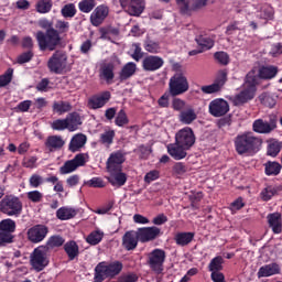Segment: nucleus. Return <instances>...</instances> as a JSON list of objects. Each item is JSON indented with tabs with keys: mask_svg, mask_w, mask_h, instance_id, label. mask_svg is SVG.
Returning a JSON list of instances; mask_svg holds the SVG:
<instances>
[{
	"mask_svg": "<svg viewBox=\"0 0 282 282\" xmlns=\"http://www.w3.org/2000/svg\"><path fill=\"white\" fill-rule=\"evenodd\" d=\"M257 85H259V77L254 70H250L245 78L239 94L232 97L235 107H241V105L250 102L257 94Z\"/></svg>",
	"mask_w": 282,
	"mask_h": 282,
	"instance_id": "1",
	"label": "nucleus"
},
{
	"mask_svg": "<svg viewBox=\"0 0 282 282\" xmlns=\"http://www.w3.org/2000/svg\"><path fill=\"white\" fill-rule=\"evenodd\" d=\"M262 144L263 140L259 137H254L252 132L238 134L235 139V148L239 155H246V153H258Z\"/></svg>",
	"mask_w": 282,
	"mask_h": 282,
	"instance_id": "2",
	"label": "nucleus"
},
{
	"mask_svg": "<svg viewBox=\"0 0 282 282\" xmlns=\"http://www.w3.org/2000/svg\"><path fill=\"white\" fill-rule=\"evenodd\" d=\"M35 39L42 52H45V50L54 52L61 45V35L55 29H48L46 33L39 31L35 34Z\"/></svg>",
	"mask_w": 282,
	"mask_h": 282,
	"instance_id": "3",
	"label": "nucleus"
},
{
	"mask_svg": "<svg viewBox=\"0 0 282 282\" xmlns=\"http://www.w3.org/2000/svg\"><path fill=\"white\" fill-rule=\"evenodd\" d=\"M0 212L8 217H19L23 213V203L20 197L9 195L0 202Z\"/></svg>",
	"mask_w": 282,
	"mask_h": 282,
	"instance_id": "4",
	"label": "nucleus"
},
{
	"mask_svg": "<svg viewBox=\"0 0 282 282\" xmlns=\"http://www.w3.org/2000/svg\"><path fill=\"white\" fill-rule=\"evenodd\" d=\"M170 94L172 96H182L189 89L188 79L183 73H176L170 78Z\"/></svg>",
	"mask_w": 282,
	"mask_h": 282,
	"instance_id": "5",
	"label": "nucleus"
},
{
	"mask_svg": "<svg viewBox=\"0 0 282 282\" xmlns=\"http://www.w3.org/2000/svg\"><path fill=\"white\" fill-rule=\"evenodd\" d=\"M164 261H166V252L162 249H154L148 254V265L155 274L164 272Z\"/></svg>",
	"mask_w": 282,
	"mask_h": 282,
	"instance_id": "6",
	"label": "nucleus"
},
{
	"mask_svg": "<svg viewBox=\"0 0 282 282\" xmlns=\"http://www.w3.org/2000/svg\"><path fill=\"white\" fill-rule=\"evenodd\" d=\"M47 67L53 74H63L67 67V54L63 51H56L48 59Z\"/></svg>",
	"mask_w": 282,
	"mask_h": 282,
	"instance_id": "7",
	"label": "nucleus"
},
{
	"mask_svg": "<svg viewBox=\"0 0 282 282\" xmlns=\"http://www.w3.org/2000/svg\"><path fill=\"white\" fill-rule=\"evenodd\" d=\"M48 263L50 260L47 259V250L43 247L34 249V251L31 253L32 268L35 269L36 272H41L47 268Z\"/></svg>",
	"mask_w": 282,
	"mask_h": 282,
	"instance_id": "8",
	"label": "nucleus"
},
{
	"mask_svg": "<svg viewBox=\"0 0 282 282\" xmlns=\"http://www.w3.org/2000/svg\"><path fill=\"white\" fill-rule=\"evenodd\" d=\"M175 142L191 151L195 144V132L191 127L182 128L175 134Z\"/></svg>",
	"mask_w": 282,
	"mask_h": 282,
	"instance_id": "9",
	"label": "nucleus"
},
{
	"mask_svg": "<svg viewBox=\"0 0 282 282\" xmlns=\"http://www.w3.org/2000/svg\"><path fill=\"white\" fill-rule=\"evenodd\" d=\"M88 158L89 156L85 153L76 154L73 160L66 161L59 167L61 175H69V173H74V171L79 169V166H85V164H87Z\"/></svg>",
	"mask_w": 282,
	"mask_h": 282,
	"instance_id": "10",
	"label": "nucleus"
},
{
	"mask_svg": "<svg viewBox=\"0 0 282 282\" xmlns=\"http://www.w3.org/2000/svg\"><path fill=\"white\" fill-rule=\"evenodd\" d=\"M127 162V153L122 150L110 153L106 162L107 171H122V164Z\"/></svg>",
	"mask_w": 282,
	"mask_h": 282,
	"instance_id": "11",
	"label": "nucleus"
},
{
	"mask_svg": "<svg viewBox=\"0 0 282 282\" xmlns=\"http://www.w3.org/2000/svg\"><path fill=\"white\" fill-rule=\"evenodd\" d=\"M138 239L140 243H149V241H155L160 235H162V229L156 226L152 227H141L137 230Z\"/></svg>",
	"mask_w": 282,
	"mask_h": 282,
	"instance_id": "12",
	"label": "nucleus"
},
{
	"mask_svg": "<svg viewBox=\"0 0 282 282\" xmlns=\"http://www.w3.org/2000/svg\"><path fill=\"white\" fill-rule=\"evenodd\" d=\"M176 6L182 14H188L191 10H202L208 6V0H176Z\"/></svg>",
	"mask_w": 282,
	"mask_h": 282,
	"instance_id": "13",
	"label": "nucleus"
},
{
	"mask_svg": "<svg viewBox=\"0 0 282 282\" xmlns=\"http://www.w3.org/2000/svg\"><path fill=\"white\" fill-rule=\"evenodd\" d=\"M252 129L256 133H272V131L276 129V117L271 116L269 121H265L263 119H257L252 123Z\"/></svg>",
	"mask_w": 282,
	"mask_h": 282,
	"instance_id": "14",
	"label": "nucleus"
},
{
	"mask_svg": "<svg viewBox=\"0 0 282 282\" xmlns=\"http://www.w3.org/2000/svg\"><path fill=\"white\" fill-rule=\"evenodd\" d=\"M226 80H228V74L221 70L216 80L210 85L200 87V91H203V94H217V91H221L226 85Z\"/></svg>",
	"mask_w": 282,
	"mask_h": 282,
	"instance_id": "15",
	"label": "nucleus"
},
{
	"mask_svg": "<svg viewBox=\"0 0 282 282\" xmlns=\"http://www.w3.org/2000/svg\"><path fill=\"white\" fill-rule=\"evenodd\" d=\"M121 8L130 14V17H140L144 12V3L142 0H120Z\"/></svg>",
	"mask_w": 282,
	"mask_h": 282,
	"instance_id": "16",
	"label": "nucleus"
},
{
	"mask_svg": "<svg viewBox=\"0 0 282 282\" xmlns=\"http://www.w3.org/2000/svg\"><path fill=\"white\" fill-rule=\"evenodd\" d=\"M228 111H230V106L225 99H214L209 102V113L214 116V118H221V116H226Z\"/></svg>",
	"mask_w": 282,
	"mask_h": 282,
	"instance_id": "17",
	"label": "nucleus"
},
{
	"mask_svg": "<svg viewBox=\"0 0 282 282\" xmlns=\"http://www.w3.org/2000/svg\"><path fill=\"white\" fill-rule=\"evenodd\" d=\"M48 229L44 225H35L28 230V239L31 243H41L47 237Z\"/></svg>",
	"mask_w": 282,
	"mask_h": 282,
	"instance_id": "18",
	"label": "nucleus"
},
{
	"mask_svg": "<svg viewBox=\"0 0 282 282\" xmlns=\"http://www.w3.org/2000/svg\"><path fill=\"white\" fill-rule=\"evenodd\" d=\"M164 65V59L160 56L149 55L142 61V67L144 72H158Z\"/></svg>",
	"mask_w": 282,
	"mask_h": 282,
	"instance_id": "19",
	"label": "nucleus"
},
{
	"mask_svg": "<svg viewBox=\"0 0 282 282\" xmlns=\"http://www.w3.org/2000/svg\"><path fill=\"white\" fill-rule=\"evenodd\" d=\"M109 176L107 177L109 184L116 188H120L127 184V173L121 170L107 171Z\"/></svg>",
	"mask_w": 282,
	"mask_h": 282,
	"instance_id": "20",
	"label": "nucleus"
},
{
	"mask_svg": "<svg viewBox=\"0 0 282 282\" xmlns=\"http://www.w3.org/2000/svg\"><path fill=\"white\" fill-rule=\"evenodd\" d=\"M111 99V93L104 91L88 99L89 109H102L108 100Z\"/></svg>",
	"mask_w": 282,
	"mask_h": 282,
	"instance_id": "21",
	"label": "nucleus"
},
{
	"mask_svg": "<svg viewBox=\"0 0 282 282\" xmlns=\"http://www.w3.org/2000/svg\"><path fill=\"white\" fill-rule=\"evenodd\" d=\"M109 15V8L105 6L97 7L94 12L90 14V22L91 25H95V28H98L107 19Z\"/></svg>",
	"mask_w": 282,
	"mask_h": 282,
	"instance_id": "22",
	"label": "nucleus"
},
{
	"mask_svg": "<svg viewBox=\"0 0 282 282\" xmlns=\"http://www.w3.org/2000/svg\"><path fill=\"white\" fill-rule=\"evenodd\" d=\"M276 274H281V265L275 262L262 265L257 273L258 279H265Z\"/></svg>",
	"mask_w": 282,
	"mask_h": 282,
	"instance_id": "23",
	"label": "nucleus"
},
{
	"mask_svg": "<svg viewBox=\"0 0 282 282\" xmlns=\"http://www.w3.org/2000/svg\"><path fill=\"white\" fill-rule=\"evenodd\" d=\"M138 241H140V238H138V231L135 230L127 231L122 237V246L128 251L135 250Z\"/></svg>",
	"mask_w": 282,
	"mask_h": 282,
	"instance_id": "24",
	"label": "nucleus"
},
{
	"mask_svg": "<svg viewBox=\"0 0 282 282\" xmlns=\"http://www.w3.org/2000/svg\"><path fill=\"white\" fill-rule=\"evenodd\" d=\"M186 151H189L188 148L177 144V141L167 144V153L173 158V160H184V158L188 155Z\"/></svg>",
	"mask_w": 282,
	"mask_h": 282,
	"instance_id": "25",
	"label": "nucleus"
},
{
	"mask_svg": "<svg viewBox=\"0 0 282 282\" xmlns=\"http://www.w3.org/2000/svg\"><path fill=\"white\" fill-rule=\"evenodd\" d=\"M251 72L256 73V76L258 77V85L259 80H270L276 76L279 73V69L275 66H263L257 72V69H251Z\"/></svg>",
	"mask_w": 282,
	"mask_h": 282,
	"instance_id": "26",
	"label": "nucleus"
},
{
	"mask_svg": "<svg viewBox=\"0 0 282 282\" xmlns=\"http://www.w3.org/2000/svg\"><path fill=\"white\" fill-rule=\"evenodd\" d=\"M197 120V111L195 108L188 106L178 115V121L182 124H193Z\"/></svg>",
	"mask_w": 282,
	"mask_h": 282,
	"instance_id": "27",
	"label": "nucleus"
},
{
	"mask_svg": "<svg viewBox=\"0 0 282 282\" xmlns=\"http://www.w3.org/2000/svg\"><path fill=\"white\" fill-rule=\"evenodd\" d=\"M85 144H87V135L77 133L70 139L68 149L72 153H76L77 151H80Z\"/></svg>",
	"mask_w": 282,
	"mask_h": 282,
	"instance_id": "28",
	"label": "nucleus"
},
{
	"mask_svg": "<svg viewBox=\"0 0 282 282\" xmlns=\"http://www.w3.org/2000/svg\"><path fill=\"white\" fill-rule=\"evenodd\" d=\"M66 127L68 131H77L80 124H83V118L78 112H70L66 116Z\"/></svg>",
	"mask_w": 282,
	"mask_h": 282,
	"instance_id": "29",
	"label": "nucleus"
},
{
	"mask_svg": "<svg viewBox=\"0 0 282 282\" xmlns=\"http://www.w3.org/2000/svg\"><path fill=\"white\" fill-rule=\"evenodd\" d=\"M45 147L48 151H59L62 147H65V140L61 135H51L46 139Z\"/></svg>",
	"mask_w": 282,
	"mask_h": 282,
	"instance_id": "30",
	"label": "nucleus"
},
{
	"mask_svg": "<svg viewBox=\"0 0 282 282\" xmlns=\"http://www.w3.org/2000/svg\"><path fill=\"white\" fill-rule=\"evenodd\" d=\"M268 224L270 228H272L275 235H280L282 232V223H281V215L279 213L269 214L267 216Z\"/></svg>",
	"mask_w": 282,
	"mask_h": 282,
	"instance_id": "31",
	"label": "nucleus"
},
{
	"mask_svg": "<svg viewBox=\"0 0 282 282\" xmlns=\"http://www.w3.org/2000/svg\"><path fill=\"white\" fill-rule=\"evenodd\" d=\"M259 100L264 107H269V109H274V107H276V100H279V96L274 93H262L259 96Z\"/></svg>",
	"mask_w": 282,
	"mask_h": 282,
	"instance_id": "32",
	"label": "nucleus"
},
{
	"mask_svg": "<svg viewBox=\"0 0 282 282\" xmlns=\"http://www.w3.org/2000/svg\"><path fill=\"white\" fill-rule=\"evenodd\" d=\"M109 271L107 269V262H99L95 268V282H104L105 279H109Z\"/></svg>",
	"mask_w": 282,
	"mask_h": 282,
	"instance_id": "33",
	"label": "nucleus"
},
{
	"mask_svg": "<svg viewBox=\"0 0 282 282\" xmlns=\"http://www.w3.org/2000/svg\"><path fill=\"white\" fill-rule=\"evenodd\" d=\"M75 215H77V212L72 207H61L56 212V217L57 219H61V221H67L68 219H74Z\"/></svg>",
	"mask_w": 282,
	"mask_h": 282,
	"instance_id": "34",
	"label": "nucleus"
},
{
	"mask_svg": "<svg viewBox=\"0 0 282 282\" xmlns=\"http://www.w3.org/2000/svg\"><path fill=\"white\" fill-rule=\"evenodd\" d=\"M72 110V104L68 101H54L53 102V111L54 113H57L58 116H63L65 113H68V111Z\"/></svg>",
	"mask_w": 282,
	"mask_h": 282,
	"instance_id": "35",
	"label": "nucleus"
},
{
	"mask_svg": "<svg viewBox=\"0 0 282 282\" xmlns=\"http://www.w3.org/2000/svg\"><path fill=\"white\" fill-rule=\"evenodd\" d=\"M194 238V232H178L175 236V242L177 243V246H188V243H191Z\"/></svg>",
	"mask_w": 282,
	"mask_h": 282,
	"instance_id": "36",
	"label": "nucleus"
},
{
	"mask_svg": "<svg viewBox=\"0 0 282 282\" xmlns=\"http://www.w3.org/2000/svg\"><path fill=\"white\" fill-rule=\"evenodd\" d=\"M281 142L276 140H271L268 142L267 155L270 158H276L281 153Z\"/></svg>",
	"mask_w": 282,
	"mask_h": 282,
	"instance_id": "37",
	"label": "nucleus"
},
{
	"mask_svg": "<svg viewBox=\"0 0 282 282\" xmlns=\"http://www.w3.org/2000/svg\"><path fill=\"white\" fill-rule=\"evenodd\" d=\"M102 237H105V232L101 230H95L87 236L86 241L89 246H98V243L102 241Z\"/></svg>",
	"mask_w": 282,
	"mask_h": 282,
	"instance_id": "38",
	"label": "nucleus"
},
{
	"mask_svg": "<svg viewBox=\"0 0 282 282\" xmlns=\"http://www.w3.org/2000/svg\"><path fill=\"white\" fill-rule=\"evenodd\" d=\"M17 230V223L14 220L7 218L0 221V232H9L12 235Z\"/></svg>",
	"mask_w": 282,
	"mask_h": 282,
	"instance_id": "39",
	"label": "nucleus"
},
{
	"mask_svg": "<svg viewBox=\"0 0 282 282\" xmlns=\"http://www.w3.org/2000/svg\"><path fill=\"white\" fill-rule=\"evenodd\" d=\"M138 67L135 66V63L133 62H129L128 64H126L120 73V78L122 80H127V78H131V76H133V74H135V69Z\"/></svg>",
	"mask_w": 282,
	"mask_h": 282,
	"instance_id": "40",
	"label": "nucleus"
},
{
	"mask_svg": "<svg viewBox=\"0 0 282 282\" xmlns=\"http://www.w3.org/2000/svg\"><path fill=\"white\" fill-rule=\"evenodd\" d=\"M64 250L66 254H68L70 261H74V259L78 257V245H76V242L74 241L66 242L64 246Z\"/></svg>",
	"mask_w": 282,
	"mask_h": 282,
	"instance_id": "41",
	"label": "nucleus"
},
{
	"mask_svg": "<svg viewBox=\"0 0 282 282\" xmlns=\"http://www.w3.org/2000/svg\"><path fill=\"white\" fill-rule=\"evenodd\" d=\"M52 6V0H40L35 6V10L40 14H47V12H51Z\"/></svg>",
	"mask_w": 282,
	"mask_h": 282,
	"instance_id": "42",
	"label": "nucleus"
},
{
	"mask_svg": "<svg viewBox=\"0 0 282 282\" xmlns=\"http://www.w3.org/2000/svg\"><path fill=\"white\" fill-rule=\"evenodd\" d=\"M106 267L108 270V275L110 278H113V276L120 274V272H122V264L120 263V261H115L112 263L106 262Z\"/></svg>",
	"mask_w": 282,
	"mask_h": 282,
	"instance_id": "43",
	"label": "nucleus"
},
{
	"mask_svg": "<svg viewBox=\"0 0 282 282\" xmlns=\"http://www.w3.org/2000/svg\"><path fill=\"white\" fill-rule=\"evenodd\" d=\"M209 272H219L224 270V258L221 256H218L214 259H212L209 265H208Z\"/></svg>",
	"mask_w": 282,
	"mask_h": 282,
	"instance_id": "44",
	"label": "nucleus"
},
{
	"mask_svg": "<svg viewBox=\"0 0 282 282\" xmlns=\"http://www.w3.org/2000/svg\"><path fill=\"white\" fill-rule=\"evenodd\" d=\"M264 166L265 175H279V173H281L282 166L279 164V162L269 161Z\"/></svg>",
	"mask_w": 282,
	"mask_h": 282,
	"instance_id": "45",
	"label": "nucleus"
},
{
	"mask_svg": "<svg viewBox=\"0 0 282 282\" xmlns=\"http://www.w3.org/2000/svg\"><path fill=\"white\" fill-rule=\"evenodd\" d=\"M78 8L80 12H84L85 14H89L94 8H96V0H82L78 3Z\"/></svg>",
	"mask_w": 282,
	"mask_h": 282,
	"instance_id": "46",
	"label": "nucleus"
},
{
	"mask_svg": "<svg viewBox=\"0 0 282 282\" xmlns=\"http://www.w3.org/2000/svg\"><path fill=\"white\" fill-rule=\"evenodd\" d=\"M61 13L64 19H74L76 17V6L68 3L62 8Z\"/></svg>",
	"mask_w": 282,
	"mask_h": 282,
	"instance_id": "47",
	"label": "nucleus"
},
{
	"mask_svg": "<svg viewBox=\"0 0 282 282\" xmlns=\"http://www.w3.org/2000/svg\"><path fill=\"white\" fill-rule=\"evenodd\" d=\"M100 76L108 83L109 80H113V65L111 64L104 65L100 69Z\"/></svg>",
	"mask_w": 282,
	"mask_h": 282,
	"instance_id": "48",
	"label": "nucleus"
},
{
	"mask_svg": "<svg viewBox=\"0 0 282 282\" xmlns=\"http://www.w3.org/2000/svg\"><path fill=\"white\" fill-rule=\"evenodd\" d=\"M119 31L118 29L108 28V29H101V39L106 41H113L115 36H118Z\"/></svg>",
	"mask_w": 282,
	"mask_h": 282,
	"instance_id": "49",
	"label": "nucleus"
},
{
	"mask_svg": "<svg viewBox=\"0 0 282 282\" xmlns=\"http://www.w3.org/2000/svg\"><path fill=\"white\" fill-rule=\"evenodd\" d=\"M113 138H116V131L108 130L100 134V142L101 144H107L109 147V144L113 143Z\"/></svg>",
	"mask_w": 282,
	"mask_h": 282,
	"instance_id": "50",
	"label": "nucleus"
},
{
	"mask_svg": "<svg viewBox=\"0 0 282 282\" xmlns=\"http://www.w3.org/2000/svg\"><path fill=\"white\" fill-rule=\"evenodd\" d=\"M26 197L30 202H33V204H40V202H43V193L36 189L28 192Z\"/></svg>",
	"mask_w": 282,
	"mask_h": 282,
	"instance_id": "51",
	"label": "nucleus"
},
{
	"mask_svg": "<svg viewBox=\"0 0 282 282\" xmlns=\"http://www.w3.org/2000/svg\"><path fill=\"white\" fill-rule=\"evenodd\" d=\"M51 128L53 129V131H65V129H67V121L66 119L54 120L51 123Z\"/></svg>",
	"mask_w": 282,
	"mask_h": 282,
	"instance_id": "52",
	"label": "nucleus"
},
{
	"mask_svg": "<svg viewBox=\"0 0 282 282\" xmlns=\"http://www.w3.org/2000/svg\"><path fill=\"white\" fill-rule=\"evenodd\" d=\"M117 127H124V124H129V118L127 117V112L124 110H120L115 120Z\"/></svg>",
	"mask_w": 282,
	"mask_h": 282,
	"instance_id": "53",
	"label": "nucleus"
},
{
	"mask_svg": "<svg viewBox=\"0 0 282 282\" xmlns=\"http://www.w3.org/2000/svg\"><path fill=\"white\" fill-rule=\"evenodd\" d=\"M63 243H65V239H63L61 236H53L47 241V246L50 248H61Z\"/></svg>",
	"mask_w": 282,
	"mask_h": 282,
	"instance_id": "54",
	"label": "nucleus"
},
{
	"mask_svg": "<svg viewBox=\"0 0 282 282\" xmlns=\"http://www.w3.org/2000/svg\"><path fill=\"white\" fill-rule=\"evenodd\" d=\"M86 185L90 188H105V181L100 177H93L86 182Z\"/></svg>",
	"mask_w": 282,
	"mask_h": 282,
	"instance_id": "55",
	"label": "nucleus"
},
{
	"mask_svg": "<svg viewBox=\"0 0 282 282\" xmlns=\"http://www.w3.org/2000/svg\"><path fill=\"white\" fill-rule=\"evenodd\" d=\"M29 184L31 188H39V186L43 185V176L39 174H32L29 178Z\"/></svg>",
	"mask_w": 282,
	"mask_h": 282,
	"instance_id": "56",
	"label": "nucleus"
},
{
	"mask_svg": "<svg viewBox=\"0 0 282 282\" xmlns=\"http://www.w3.org/2000/svg\"><path fill=\"white\" fill-rule=\"evenodd\" d=\"M274 17V9L272 7L267 6L263 7L260 11V18L264 19V21H268Z\"/></svg>",
	"mask_w": 282,
	"mask_h": 282,
	"instance_id": "57",
	"label": "nucleus"
},
{
	"mask_svg": "<svg viewBox=\"0 0 282 282\" xmlns=\"http://www.w3.org/2000/svg\"><path fill=\"white\" fill-rule=\"evenodd\" d=\"M144 50L150 52V54H158L160 52V44L154 41H148L144 44Z\"/></svg>",
	"mask_w": 282,
	"mask_h": 282,
	"instance_id": "58",
	"label": "nucleus"
},
{
	"mask_svg": "<svg viewBox=\"0 0 282 282\" xmlns=\"http://www.w3.org/2000/svg\"><path fill=\"white\" fill-rule=\"evenodd\" d=\"M56 32L61 34H66L69 32V22L58 20L55 24Z\"/></svg>",
	"mask_w": 282,
	"mask_h": 282,
	"instance_id": "59",
	"label": "nucleus"
},
{
	"mask_svg": "<svg viewBox=\"0 0 282 282\" xmlns=\"http://www.w3.org/2000/svg\"><path fill=\"white\" fill-rule=\"evenodd\" d=\"M275 193H276V191H274V188L272 186L265 187L261 192V198L263 199V202H270V199H272V197H274Z\"/></svg>",
	"mask_w": 282,
	"mask_h": 282,
	"instance_id": "60",
	"label": "nucleus"
},
{
	"mask_svg": "<svg viewBox=\"0 0 282 282\" xmlns=\"http://www.w3.org/2000/svg\"><path fill=\"white\" fill-rule=\"evenodd\" d=\"M131 51V57L133 58V61L139 62L143 56L142 47H140V44H132Z\"/></svg>",
	"mask_w": 282,
	"mask_h": 282,
	"instance_id": "61",
	"label": "nucleus"
},
{
	"mask_svg": "<svg viewBox=\"0 0 282 282\" xmlns=\"http://www.w3.org/2000/svg\"><path fill=\"white\" fill-rule=\"evenodd\" d=\"M215 58L220 63V65H228L230 63V56L226 52H217L215 53Z\"/></svg>",
	"mask_w": 282,
	"mask_h": 282,
	"instance_id": "62",
	"label": "nucleus"
},
{
	"mask_svg": "<svg viewBox=\"0 0 282 282\" xmlns=\"http://www.w3.org/2000/svg\"><path fill=\"white\" fill-rule=\"evenodd\" d=\"M134 153L139 154V156L142 160H147V158H149V155H151V148L140 145L138 149L134 150Z\"/></svg>",
	"mask_w": 282,
	"mask_h": 282,
	"instance_id": "63",
	"label": "nucleus"
},
{
	"mask_svg": "<svg viewBox=\"0 0 282 282\" xmlns=\"http://www.w3.org/2000/svg\"><path fill=\"white\" fill-rule=\"evenodd\" d=\"M12 69H8L6 74L0 76V87H6V85H10L12 82Z\"/></svg>",
	"mask_w": 282,
	"mask_h": 282,
	"instance_id": "64",
	"label": "nucleus"
}]
</instances>
